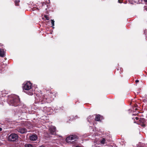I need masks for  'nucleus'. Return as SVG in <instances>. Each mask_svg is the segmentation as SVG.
Wrapping results in <instances>:
<instances>
[{
	"instance_id": "obj_1",
	"label": "nucleus",
	"mask_w": 147,
	"mask_h": 147,
	"mask_svg": "<svg viewBox=\"0 0 147 147\" xmlns=\"http://www.w3.org/2000/svg\"><path fill=\"white\" fill-rule=\"evenodd\" d=\"M9 105L15 107L19 106V111L20 113L26 112L25 110L27 108L26 106L22 103H20L19 97L16 95H12L9 96L7 100Z\"/></svg>"
},
{
	"instance_id": "obj_2",
	"label": "nucleus",
	"mask_w": 147,
	"mask_h": 147,
	"mask_svg": "<svg viewBox=\"0 0 147 147\" xmlns=\"http://www.w3.org/2000/svg\"><path fill=\"white\" fill-rule=\"evenodd\" d=\"M46 92L50 96V98L48 97L47 95H43L40 97L37 96L35 98L36 102L41 104L47 102H51L54 98L55 97L56 93L55 92L53 93L50 90H47Z\"/></svg>"
},
{
	"instance_id": "obj_3",
	"label": "nucleus",
	"mask_w": 147,
	"mask_h": 147,
	"mask_svg": "<svg viewBox=\"0 0 147 147\" xmlns=\"http://www.w3.org/2000/svg\"><path fill=\"white\" fill-rule=\"evenodd\" d=\"M23 89L24 92L29 95H32L33 94V90L32 84L28 82L23 86Z\"/></svg>"
},
{
	"instance_id": "obj_4",
	"label": "nucleus",
	"mask_w": 147,
	"mask_h": 147,
	"mask_svg": "<svg viewBox=\"0 0 147 147\" xmlns=\"http://www.w3.org/2000/svg\"><path fill=\"white\" fill-rule=\"evenodd\" d=\"M98 136H95V140L94 141V143L92 145L93 147H98L97 145L101 144V145H107V142L108 140H106L105 138H98Z\"/></svg>"
},
{
	"instance_id": "obj_5",
	"label": "nucleus",
	"mask_w": 147,
	"mask_h": 147,
	"mask_svg": "<svg viewBox=\"0 0 147 147\" xmlns=\"http://www.w3.org/2000/svg\"><path fill=\"white\" fill-rule=\"evenodd\" d=\"M78 138V137L76 135H72L70 136H69L67 137L66 139V142L69 144H71L73 143L74 141H72L71 142V141H73L74 140L76 141V140Z\"/></svg>"
},
{
	"instance_id": "obj_6",
	"label": "nucleus",
	"mask_w": 147,
	"mask_h": 147,
	"mask_svg": "<svg viewBox=\"0 0 147 147\" xmlns=\"http://www.w3.org/2000/svg\"><path fill=\"white\" fill-rule=\"evenodd\" d=\"M18 135L16 134H11L8 138V140L11 141H14L18 138Z\"/></svg>"
},
{
	"instance_id": "obj_7",
	"label": "nucleus",
	"mask_w": 147,
	"mask_h": 147,
	"mask_svg": "<svg viewBox=\"0 0 147 147\" xmlns=\"http://www.w3.org/2000/svg\"><path fill=\"white\" fill-rule=\"evenodd\" d=\"M49 130L51 134L53 135L56 134V128L55 126H50L49 127Z\"/></svg>"
},
{
	"instance_id": "obj_8",
	"label": "nucleus",
	"mask_w": 147,
	"mask_h": 147,
	"mask_svg": "<svg viewBox=\"0 0 147 147\" xmlns=\"http://www.w3.org/2000/svg\"><path fill=\"white\" fill-rule=\"evenodd\" d=\"M58 110V109H56V108H55V109H54L53 110V109L51 107H45L44 108V112H51L55 110Z\"/></svg>"
},
{
	"instance_id": "obj_9",
	"label": "nucleus",
	"mask_w": 147,
	"mask_h": 147,
	"mask_svg": "<svg viewBox=\"0 0 147 147\" xmlns=\"http://www.w3.org/2000/svg\"><path fill=\"white\" fill-rule=\"evenodd\" d=\"M37 136L36 134H33L30 137V139L32 141H35L37 140Z\"/></svg>"
},
{
	"instance_id": "obj_10",
	"label": "nucleus",
	"mask_w": 147,
	"mask_h": 147,
	"mask_svg": "<svg viewBox=\"0 0 147 147\" xmlns=\"http://www.w3.org/2000/svg\"><path fill=\"white\" fill-rule=\"evenodd\" d=\"M18 131L21 134H24L26 132V130L24 128H21L18 129Z\"/></svg>"
},
{
	"instance_id": "obj_11",
	"label": "nucleus",
	"mask_w": 147,
	"mask_h": 147,
	"mask_svg": "<svg viewBox=\"0 0 147 147\" xmlns=\"http://www.w3.org/2000/svg\"><path fill=\"white\" fill-rule=\"evenodd\" d=\"M102 119V117L99 115H96L95 118V120L97 121H100Z\"/></svg>"
},
{
	"instance_id": "obj_12",
	"label": "nucleus",
	"mask_w": 147,
	"mask_h": 147,
	"mask_svg": "<svg viewBox=\"0 0 147 147\" xmlns=\"http://www.w3.org/2000/svg\"><path fill=\"white\" fill-rule=\"evenodd\" d=\"M94 119V117L93 116H90L87 118V120L88 121L90 122V123L92 122L91 121L92 120Z\"/></svg>"
},
{
	"instance_id": "obj_13",
	"label": "nucleus",
	"mask_w": 147,
	"mask_h": 147,
	"mask_svg": "<svg viewBox=\"0 0 147 147\" xmlns=\"http://www.w3.org/2000/svg\"><path fill=\"white\" fill-rule=\"evenodd\" d=\"M0 56L2 57L4 56V51L3 49H0Z\"/></svg>"
},
{
	"instance_id": "obj_14",
	"label": "nucleus",
	"mask_w": 147,
	"mask_h": 147,
	"mask_svg": "<svg viewBox=\"0 0 147 147\" xmlns=\"http://www.w3.org/2000/svg\"><path fill=\"white\" fill-rule=\"evenodd\" d=\"M140 122L143 123V124H142V126L143 127L144 126H145V125L144 123L145 122V120L143 118H140Z\"/></svg>"
},
{
	"instance_id": "obj_15",
	"label": "nucleus",
	"mask_w": 147,
	"mask_h": 147,
	"mask_svg": "<svg viewBox=\"0 0 147 147\" xmlns=\"http://www.w3.org/2000/svg\"><path fill=\"white\" fill-rule=\"evenodd\" d=\"M25 147H33L32 145L30 144H28L25 145Z\"/></svg>"
},
{
	"instance_id": "obj_16",
	"label": "nucleus",
	"mask_w": 147,
	"mask_h": 147,
	"mask_svg": "<svg viewBox=\"0 0 147 147\" xmlns=\"http://www.w3.org/2000/svg\"><path fill=\"white\" fill-rule=\"evenodd\" d=\"M20 0H15V3L16 6H18L19 5V3L20 2Z\"/></svg>"
},
{
	"instance_id": "obj_17",
	"label": "nucleus",
	"mask_w": 147,
	"mask_h": 147,
	"mask_svg": "<svg viewBox=\"0 0 147 147\" xmlns=\"http://www.w3.org/2000/svg\"><path fill=\"white\" fill-rule=\"evenodd\" d=\"M51 24H52V27L53 28H54V22L55 21L54 20H51Z\"/></svg>"
},
{
	"instance_id": "obj_18",
	"label": "nucleus",
	"mask_w": 147,
	"mask_h": 147,
	"mask_svg": "<svg viewBox=\"0 0 147 147\" xmlns=\"http://www.w3.org/2000/svg\"><path fill=\"white\" fill-rule=\"evenodd\" d=\"M44 17L45 18H46L47 20H49V17H48L47 16V15H45L44 16Z\"/></svg>"
},
{
	"instance_id": "obj_19",
	"label": "nucleus",
	"mask_w": 147,
	"mask_h": 147,
	"mask_svg": "<svg viewBox=\"0 0 147 147\" xmlns=\"http://www.w3.org/2000/svg\"><path fill=\"white\" fill-rule=\"evenodd\" d=\"M144 34L145 35H147V30H146L144 31Z\"/></svg>"
},
{
	"instance_id": "obj_20",
	"label": "nucleus",
	"mask_w": 147,
	"mask_h": 147,
	"mask_svg": "<svg viewBox=\"0 0 147 147\" xmlns=\"http://www.w3.org/2000/svg\"><path fill=\"white\" fill-rule=\"evenodd\" d=\"M77 115H75L74 118V119H76L77 118Z\"/></svg>"
},
{
	"instance_id": "obj_21",
	"label": "nucleus",
	"mask_w": 147,
	"mask_h": 147,
	"mask_svg": "<svg viewBox=\"0 0 147 147\" xmlns=\"http://www.w3.org/2000/svg\"><path fill=\"white\" fill-rule=\"evenodd\" d=\"M38 147H45L44 145H42Z\"/></svg>"
},
{
	"instance_id": "obj_22",
	"label": "nucleus",
	"mask_w": 147,
	"mask_h": 147,
	"mask_svg": "<svg viewBox=\"0 0 147 147\" xmlns=\"http://www.w3.org/2000/svg\"><path fill=\"white\" fill-rule=\"evenodd\" d=\"M120 0H118V3H122V1H120Z\"/></svg>"
},
{
	"instance_id": "obj_23",
	"label": "nucleus",
	"mask_w": 147,
	"mask_h": 147,
	"mask_svg": "<svg viewBox=\"0 0 147 147\" xmlns=\"http://www.w3.org/2000/svg\"><path fill=\"white\" fill-rule=\"evenodd\" d=\"M136 83H138L139 82V80H136Z\"/></svg>"
},
{
	"instance_id": "obj_24",
	"label": "nucleus",
	"mask_w": 147,
	"mask_h": 147,
	"mask_svg": "<svg viewBox=\"0 0 147 147\" xmlns=\"http://www.w3.org/2000/svg\"><path fill=\"white\" fill-rule=\"evenodd\" d=\"M135 118H136V120H138V119H139V118H138V117H136Z\"/></svg>"
},
{
	"instance_id": "obj_25",
	"label": "nucleus",
	"mask_w": 147,
	"mask_h": 147,
	"mask_svg": "<svg viewBox=\"0 0 147 147\" xmlns=\"http://www.w3.org/2000/svg\"><path fill=\"white\" fill-rule=\"evenodd\" d=\"M2 130V128L0 127V131H1Z\"/></svg>"
},
{
	"instance_id": "obj_26",
	"label": "nucleus",
	"mask_w": 147,
	"mask_h": 147,
	"mask_svg": "<svg viewBox=\"0 0 147 147\" xmlns=\"http://www.w3.org/2000/svg\"><path fill=\"white\" fill-rule=\"evenodd\" d=\"M144 1L147 2V0H144Z\"/></svg>"
},
{
	"instance_id": "obj_27",
	"label": "nucleus",
	"mask_w": 147,
	"mask_h": 147,
	"mask_svg": "<svg viewBox=\"0 0 147 147\" xmlns=\"http://www.w3.org/2000/svg\"><path fill=\"white\" fill-rule=\"evenodd\" d=\"M1 102H0V104H1Z\"/></svg>"
}]
</instances>
